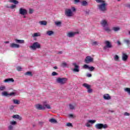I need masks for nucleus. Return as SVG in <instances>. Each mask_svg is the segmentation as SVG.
Listing matches in <instances>:
<instances>
[{
  "label": "nucleus",
  "instance_id": "6e6552de",
  "mask_svg": "<svg viewBox=\"0 0 130 130\" xmlns=\"http://www.w3.org/2000/svg\"><path fill=\"white\" fill-rule=\"evenodd\" d=\"M19 14H20V15H22L23 16L25 15H27V10L23 8H20Z\"/></svg>",
  "mask_w": 130,
  "mask_h": 130
},
{
  "label": "nucleus",
  "instance_id": "a878e982",
  "mask_svg": "<svg viewBox=\"0 0 130 130\" xmlns=\"http://www.w3.org/2000/svg\"><path fill=\"white\" fill-rule=\"evenodd\" d=\"M112 30H113V31H114L115 32H117L118 31H119V30H120V27H119V26L114 27H113Z\"/></svg>",
  "mask_w": 130,
  "mask_h": 130
},
{
  "label": "nucleus",
  "instance_id": "864d4df0",
  "mask_svg": "<svg viewBox=\"0 0 130 130\" xmlns=\"http://www.w3.org/2000/svg\"><path fill=\"white\" fill-rule=\"evenodd\" d=\"M124 115H125V116H129V113H127V112H125V113H124Z\"/></svg>",
  "mask_w": 130,
  "mask_h": 130
},
{
  "label": "nucleus",
  "instance_id": "7ed1b4c3",
  "mask_svg": "<svg viewBox=\"0 0 130 130\" xmlns=\"http://www.w3.org/2000/svg\"><path fill=\"white\" fill-rule=\"evenodd\" d=\"M68 81V78H60L58 77L56 79V82L60 85H64Z\"/></svg>",
  "mask_w": 130,
  "mask_h": 130
},
{
  "label": "nucleus",
  "instance_id": "c85d7f7f",
  "mask_svg": "<svg viewBox=\"0 0 130 130\" xmlns=\"http://www.w3.org/2000/svg\"><path fill=\"white\" fill-rule=\"evenodd\" d=\"M10 3H13V4H15V5H18L19 4V2L16 0H10Z\"/></svg>",
  "mask_w": 130,
  "mask_h": 130
},
{
  "label": "nucleus",
  "instance_id": "9d476101",
  "mask_svg": "<svg viewBox=\"0 0 130 130\" xmlns=\"http://www.w3.org/2000/svg\"><path fill=\"white\" fill-rule=\"evenodd\" d=\"M72 64L75 67V68L73 70L74 72H75L76 73H79V72H80V70L79 69V66L77 64V63L74 62V63H73Z\"/></svg>",
  "mask_w": 130,
  "mask_h": 130
},
{
  "label": "nucleus",
  "instance_id": "e2e57ef3",
  "mask_svg": "<svg viewBox=\"0 0 130 130\" xmlns=\"http://www.w3.org/2000/svg\"><path fill=\"white\" fill-rule=\"evenodd\" d=\"M127 7V8H128L129 9H130V5H128Z\"/></svg>",
  "mask_w": 130,
  "mask_h": 130
},
{
  "label": "nucleus",
  "instance_id": "f257e3e1",
  "mask_svg": "<svg viewBox=\"0 0 130 130\" xmlns=\"http://www.w3.org/2000/svg\"><path fill=\"white\" fill-rule=\"evenodd\" d=\"M95 2H96V3H98L99 4H102L98 5V8L100 10V11H101L102 12H106V11H107V9H106V6L108 4L106 3V2L105 1L95 0Z\"/></svg>",
  "mask_w": 130,
  "mask_h": 130
},
{
  "label": "nucleus",
  "instance_id": "b1692460",
  "mask_svg": "<svg viewBox=\"0 0 130 130\" xmlns=\"http://www.w3.org/2000/svg\"><path fill=\"white\" fill-rule=\"evenodd\" d=\"M41 36V34H40V32H36L32 35V37L34 38L35 37H38Z\"/></svg>",
  "mask_w": 130,
  "mask_h": 130
},
{
  "label": "nucleus",
  "instance_id": "1a4fd4ad",
  "mask_svg": "<svg viewBox=\"0 0 130 130\" xmlns=\"http://www.w3.org/2000/svg\"><path fill=\"white\" fill-rule=\"evenodd\" d=\"M83 68V69H87L88 70H89V71H90V72H93V71L95 70V68H94L93 67H90L87 64H84Z\"/></svg>",
  "mask_w": 130,
  "mask_h": 130
},
{
  "label": "nucleus",
  "instance_id": "bb28decb",
  "mask_svg": "<svg viewBox=\"0 0 130 130\" xmlns=\"http://www.w3.org/2000/svg\"><path fill=\"white\" fill-rule=\"evenodd\" d=\"M81 6H83V7H86V6H88V2L86 1H83L81 2Z\"/></svg>",
  "mask_w": 130,
  "mask_h": 130
},
{
  "label": "nucleus",
  "instance_id": "603ef678",
  "mask_svg": "<svg viewBox=\"0 0 130 130\" xmlns=\"http://www.w3.org/2000/svg\"><path fill=\"white\" fill-rule=\"evenodd\" d=\"M71 10H72V12H76V8L75 7H72L71 8Z\"/></svg>",
  "mask_w": 130,
  "mask_h": 130
},
{
  "label": "nucleus",
  "instance_id": "6e6d98bb",
  "mask_svg": "<svg viewBox=\"0 0 130 130\" xmlns=\"http://www.w3.org/2000/svg\"><path fill=\"white\" fill-rule=\"evenodd\" d=\"M118 45H121V43H120V41H118L117 42Z\"/></svg>",
  "mask_w": 130,
  "mask_h": 130
},
{
  "label": "nucleus",
  "instance_id": "69168bd1",
  "mask_svg": "<svg viewBox=\"0 0 130 130\" xmlns=\"http://www.w3.org/2000/svg\"><path fill=\"white\" fill-rule=\"evenodd\" d=\"M118 1V2H119L120 0H117Z\"/></svg>",
  "mask_w": 130,
  "mask_h": 130
},
{
  "label": "nucleus",
  "instance_id": "338daca9",
  "mask_svg": "<svg viewBox=\"0 0 130 130\" xmlns=\"http://www.w3.org/2000/svg\"><path fill=\"white\" fill-rule=\"evenodd\" d=\"M129 35H130V31H129Z\"/></svg>",
  "mask_w": 130,
  "mask_h": 130
},
{
  "label": "nucleus",
  "instance_id": "f8f14e48",
  "mask_svg": "<svg viewBox=\"0 0 130 130\" xmlns=\"http://www.w3.org/2000/svg\"><path fill=\"white\" fill-rule=\"evenodd\" d=\"M10 46L11 48H20V45L15 44L14 43L10 44Z\"/></svg>",
  "mask_w": 130,
  "mask_h": 130
},
{
  "label": "nucleus",
  "instance_id": "a19ab883",
  "mask_svg": "<svg viewBox=\"0 0 130 130\" xmlns=\"http://www.w3.org/2000/svg\"><path fill=\"white\" fill-rule=\"evenodd\" d=\"M69 107H70V109L71 110L75 109V106H74V105L72 104L69 105Z\"/></svg>",
  "mask_w": 130,
  "mask_h": 130
},
{
  "label": "nucleus",
  "instance_id": "49530a36",
  "mask_svg": "<svg viewBox=\"0 0 130 130\" xmlns=\"http://www.w3.org/2000/svg\"><path fill=\"white\" fill-rule=\"evenodd\" d=\"M58 74L55 72H53L52 73V76H57Z\"/></svg>",
  "mask_w": 130,
  "mask_h": 130
},
{
  "label": "nucleus",
  "instance_id": "ea45409f",
  "mask_svg": "<svg viewBox=\"0 0 130 130\" xmlns=\"http://www.w3.org/2000/svg\"><path fill=\"white\" fill-rule=\"evenodd\" d=\"M125 92H127L129 95H130V88H125Z\"/></svg>",
  "mask_w": 130,
  "mask_h": 130
},
{
  "label": "nucleus",
  "instance_id": "c03bdc74",
  "mask_svg": "<svg viewBox=\"0 0 130 130\" xmlns=\"http://www.w3.org/2000/svg\"><path fill=\"white\" fill-rule=\"evenodd\" d=\"M34 10L32 9H29V14H33Z\"/></svg>",
  "mask_w": 130,
  "mask_h": 130
},
{
  "label": "nucleus",
  "instance_id": "13d9d810",
  "mask_svg": "<svg viewBox=\"0 0 130 130\" xmlns=\"http://www.w3.org/2000/svg\"><path fill=\"white\" fill-rule=\"evenodd\" d=\"M62 51H59L58 52V54H62Z\"/></svg>",
  "mask_w": 130,
  "mask_h": 130
},
{
  "label": "nucleus",
  "instance_id": "3c124183",
  "mask_svg": "<svg viewBox=\"0 0 130 130\" xmlns=\"http://www.w3.org/2000/svg\"><path fill=\"white\" fill-rule=\"evenodd\" d=\"M15 8H16V5H13L10 6L11 9H15Z\"/></svg>",
  "mask_w": 130,
  "mask_h": 130
},
{
  "label": "nucleus",
  "instance_id": "4c0bfd02",
  "mask_svg": "<svg viewBox=\"0 0 130 130\" xmlns=\"http://www.w3.org/2000/svg\"><path fill=\"white\" fill-rule=\"evenodd\" d=\"M16 69H17V71H18V72H21L22 67H21L20 66H18L16 67Z\"/></svg>",
  "mask_w": 130,
  "mask_h": 130
},
{
  "label": "nucleus",
  "instance_id": "412c9836",
  "mask_svg": "<svg viewBox=\"0 0 130 130\" xmlns=\"http://www.w3.org/2000/svg\"><path fill=\"white\" fill-rule=\"evenodd\" d=\"M15 42H16V43H19L20 44H22L23 43H25V41H24L23 40L15 39Z\"/></svg>",
  "mask_w": 130,
  "mask_h": 130
},
{
  "label": "nucleus",
  "instance_id": "c756f323",
  "mask_svg": "<svg viewBox=\"0 0 130 130\" xmlns=\"http://www.w3.org/2000/svg\"><path fill=\"white\" fill-rule=\"evenodd\" d=\"M104 30H105V31L107 32V33H109V32L111 31V29H110V28H109V27H105L104 28Z\"/></svg>",
  "mask_w": 130,
  "mask_h": 130
},
{
  "label": "nucleus",
  "instance_id": "052dcab7",
  "mask_svg": "<svg viewBox=\"0 0 130 130\" xmlns=\"http://www.w3.org/2000/svg\"><path fill=\"white\" fill-rule=\"evenodd\" d=\"M4 43H5V44H8V43H10V42H9V41H6V42H4Z\"/></svg>",
  "mask_w": 130,
  "mask_h": 130
},
{
  "label": "nucleus",
  "instance_id": "de8ad7c7",
  "mask_svg": "<svg viewBox=\"0 0 130 130\" xmlns=\"http://www.w3.org/2000/svg\"><path fill=\"white\" fill-rule=\"evenodd\" d=\"M67 126H73V124H72V123H67Z\"/></svg>",
  "mask_w": 130,
  "mask_h": 130
},
{
  "label": "nucleus",
  "instance_id": "58836bf2",
  "mask_svg": "<svg viewBox=\"0 0 130 130\" xmlns=\"http://www.w3.org/2000/svg\"><path fill=\"white\" fill-rule=\"evenodd\" d=\"M4 90H6V86H0V91H4Z\"/></svg>",
  "mask_w": 130,
  "mask_h": 130
},
{
  "label": "nucleus",
  "instance_id": "423d86ee",
  "mask_svg": "<svg viewBox=\"0 0 130 130\" xmlns=\"http://www.w3.org/2000/svg\"><path fill=\"white\" fill-rule=\"evenodd\" d=\"M65 15L67 17H72L73 16V12L71 9H66L65 10Z\"/></svg>",
  "mask_w": 130,
  "mask_h": 130
},
{
  "label": "nucleus",
  "instance_id": "9b49d317",
  "mask_svg": "<svg viewBox=\"0 0 130 130\" xmlns=\"http://www.w3.org/2000/svg\"><path fill=\"white\" fill-rule=\"evenodd\" d=\"M128 57V56H127V54L125 53H123L122 55V60L123 61H126L127 60V58Z\"/></svg>",
  "mask_w": 130,
  "mask_h": 130
},
{
  "label": "nucleus",
  "instance_id": "e433bc0d",
  "mask_svg": "<svg viewBox=\"0 0 130 130\" xmlns=\"http://www.w3.org/2000/svg\"><path fill=\"white\" fill-rule=\"evenodd\" d=\"M10 124H11L12 125H16L17 124V122L16 121H11Z\"/></svg>",
  "mask_w": 130,
  "mask_h": 130
},
{
  "label": "nucleus",
  "instance_id": "39448f33",
  "mask_svg": "<svg viewBox=\"0 0 130 130\" xmlns=\"http://www.w3.org/2000/svg\"><path fill=\"white\" fill-rule=\"evenodd\" d=\"M82 86L85 87V88H86L88 93H92V92H93V90L91 89V86L90 85L87 83H83Z\"/></svg>",
  "mask_w": 130,
  "mask_h": 130
},
{
  "label": "nucleus",
  "instance_id": "4468645a",
  "mask_svg": "<svg viewBox=\"0 0 130 130\" xmlns=\"http://www.w3.org/2000/svg\"><path fill=\"white\" fill-rule=\"evenodd\" d=\"M101 24L103 27H106V26H108V23H107V21H106V20H102Z\"/></svg>",
  "mask_w": 130,
  "mask_h": 130
},
{
  "label": "nucleus",
  "instance_id": "5fc2aeb1",
  "mask_svg": "<svg viewBox=\"0 0 130 130\" xmlns=\"http://www.w3.org/2000/svg\"><path fill=\"white\" fill-rule=\"evenodd\" d=\"M75 4H77V3H80V0H74Z\"/></svg>",
  "mask_w": 130,
  "mask_h": 130
},
{
  "label": "nucleus",
  "instance_id": "4be33fe9",
  "mask_svg": "<svg viewBox=\"0 0 130 130\" xmlns=\"http://www.w3.org/2000/svg\"><path fill=\"white\" fill-rule=\"evenodd\" d=\"M12 117L13 118H16L17 119H19V120H21L22 119V117H20L19 115H14Z\"/></svg>",
  "mask_w": 130,
  "mask_h": 130
},
{
  "label": "nucleus",
  "instance_id": "0e129e2a",
  "mask_svg": "<svg viewBox=\"0 0 130 130\" xmlns=\"http://www.w3.org/2000/svg\"><path fill=\"white\" fill-rule=\"evenodd\" d=\"M23 18H26V16H23Z\"/></svg>",
  "mask_w": 130,
  "mask_h": 130
},
{
  "label": "nucleus",
  "instance_id": "79ce46f5",
  "mask_svg": "<svg viewBox=\"0 0 130 130\" xmlns=\"http://www.w3.org/2000/svg\"><path fill=\"white\" fill-rule=\"evenodd\" d=\"M14 128V127L12 125H10L9 126H8V129L9 130H13Z\"/></svg>",
  "mask_w": 130,
  "mask_h": 130
},
{
  "label": "nucleus",
  "instance_id": "f704fd0d",
  "mask_svg": "<svg viewBox=\"0 0 130 130\" xmlns=\"http://www.w3.org/2000/svg\"><path fill=\"white\" fill-rule=\"evenodd\" d=\"M3 96H9V93H8L7 91H4L2 92Z\"/></svg>",
  "mask_w": 130,
  "mask_h": 130
},
{
  "label": "nucleus",
  "instance_id": "09e8293b",
  "mask_svg": "<svg viewBox=\"0 0 130 130\" xmlns=\"http://www.w3.org/2000/svg\"><path fill=\"white\" fill-rule=\"evenodd\" d=\"M97 41H94L92 42V45H97Z\"/></svg>",
  "mask_w": 130,
  "mask_h": 130
},
{
  "label": "nucleus",
  "instance_id": "a211bd4d",
  "mask_svg": "<svg viewBox=\"0 0 130 130\" xmlns=\"http://www.w3.org/2000/svg\"><path fill=\"white\" fill-rule=\"evenodd\" d=\"M104 99L105 100H110V99H111V97L109 94H105L104 95Z\"/></svg>",
  "mask_w": 130,
  "mask_h": 130
},
{
  "label": "nucleus",
  "instance_id": "393cba45",
  "mask_svg": "<svg viewBox=\"0 0 130 130\" xmlns=\"http://www.w3.org/2000/svg\"><path fill=\"white\" fill-rule=\"evenodd\" d=\"M25 76H29V77H32L33 74H32V72L28 71L24 73Z\"/></svg>",
  "mask_w": 130,
  "mask_h": 130
},
{
  "label": "nucleus",
  "instance_id": "4d7b16f0",
  "mask_svg": "<svg viewBox=\"0 0 130 130\" xmlns=\"http://www.w3.org/2000/svg\"><path fill=\"white\" fill-rule=\"evenodd\" d=\"M86 126L89 127H90V124H89V123H87L86 124Z\"/></svg>",
  "mask_w": 130,
  "mask_h": 130
},
{
  "label": "nucleus",
  "instance_id": "20e7f679",
  "mask_svg": "<svg viewBox=\"0 0 130 130\" xmlns=\"http://www.w3.org/2000/svg\"><path fill=\"white\" fill-rule=\"evenodd\" d=\"M95 127L96 129H102V128H107L108 126H107V124H103L102 123H98L95 124Z\"/></svg>",
  "mask_w": 130,
  "mask_h": 130
},
{
  "label": "nucleus",
  "instance_id": "bf43d9fd",
  "mask_svg": "<svg viewBox=\"0 0 130 130\" xmlns=\"http://www.w3.org/2000/svg\"><path fill=\"white\" fill-rule=\"evenodd\" d=\"M69 116H70V117H73L74 115L73 114H71L69 115Z\"/></svg>",
  "mask_w": 130,
  "mask_h": 130
},
{
  "label": "nucleus",
  "instance_id": "8fccbe9b",
  "mask_svg": "<svg viewBox=\"0 0 130 130\" xmlns=\"http://www.w3.org/2000/svg\"><path fill=\"white\" fill-rule=\"evenodd\" d=\"M86 76L88 77V78H90V77H92V74H87L86 75Z\"/></svg>",
  "mask_w": 130,
  "mask_h": 130
},
{
  "label": "nucleus",
  "instance_id": "5701e85b",
  "mask_svg": "<svg viewBox=\"0 0 130 130\" xmlns=\"http://www.w3.org/2000/svg\"><path fill=\"white\" fill-rule=\"evenodd\" d=\"M46 34L49 36H51V35H53V34H54V32L52 30H49L46 32Z\"/></svg>",
  "mask_w": 130,
  "mask_h": 130
},
{
  "label": "nucleus",
  "instance_id": "473e14b6",
  "mask_svg": "<svg viewBox=\"0 0 130 130\" xmlns=\"http://www.w3.org/2000/svg\"><path fill=\"white\" fill-rule=\"evenodd\" d=\"M13 103H14V104H20V101H19V100H13Z\"/></svg>",
  "mask_w": 130,
  "mask_h": 130
},
{
  "label": "nucleus",
  "instance_id": "2f4dec72",
  "mask_svg": "<svg viewBox=\"0 0 130 130\" xmlns=\"http://www.w3.org/2000/svg\"><path fill=\"white\" fill-rule=\"evenodd\" d=\"M55 24L56 26H61V22L60 21H55Z\"/></svg>",
  "mask_w": 130,
  "mask_h": 130
},
{
  "label": "nucleus",
  "instance_id": "37998d69",
  "mask_svg": "<svg viewBox=\"0 0 130 130\" xmlns=\"http://www.w3.org/2000/svg\"><path fill=\"white\" fill-rule=\"evenodd\" d=\"M119 58V57L118 56V55H115V56H114L115 60H118Z\"/></svg>",
  "mask_w": 130,
  "mask_h": 130
},
{
  "label": "nucleus",
  "instance_id": "6ab92c4d",
  "mask_svg": "<svg viewBox=\"0 0 130 130\" xmlns=\"http://www.w3.org/2000/svg\"><path fill=\"white\" fill-rule=\"evenodd\" d=\"M39 23L42 26H46V25H47V22L45 20H43V21H39Z\"/></svg>",
  "mask_w": 130,
  "mask_h": 130
},
{
  "label": "nucleus",
  "instance_id": "dca6fc26",
  "mask_svg": "<svg viewBox=\"0 0 130 130\" xmlns=\"http://www.w3.org/2000/svg\"><path fill=\"white\" fill-rule=\"evenodd\" d=\"M15 82V80H14V79L13 78H8L4 80L5 83H14Z\"/></svg>",
  "mask_w": 130,
  "mask_h": 130
},
{
  "label": "nucleus",
  "instance_id": "cd10ccee",
  "mask_svg": "<svg viewBox=\"0 0 130 130\" xmlns=\"http://www.w3.org/2000/svg\"><path fill=\"white\" fill-rule=\"evenodd\" d=\"M49 121L51 123H56V122H57V121H56L54 118L50 119Z\"/></svg>",
  "mask_w": 130,
  "mask_h": 130
},
{
  "label": "nucleus",
  "instance_id": "f3484780",
  "mask_svg": "<svg viewBox=\"0 0 130 130\" xmlns=\"http://www.w3.org/2000/svg\"><path fill=\"white\" fill-rule=\"evenodd\" d=\"M46 103H47L46 101L43 102L44 107H45V108H47V109H51L50 105L49 104H46Z\"/></svg>",
  "mask_w": 130,
  "mask_h": 130
},
{
  "label": "nucleus",
  "instance_id": "7c9ffc66",
  "mask_svg": "<svg viewBox=\"0 0 130 130\" xmlns=\"http://www.w3.org/2000/svg\"><path fill=\"white\" fill-rule=\"evenodd\" d=\"M124 42L127 44V45L128 46L130 44V40H124Z\"/></svg>",
  "mask_w": 130,
  "mask_h": 130
},
{
  "label": "nucleus",
  "instance_id": "aec40b11",
  "mask_svg": "<svg viewBox=\"0 0 130 130\" xmlns=\"http://www.w3.org/2000/svg\"><path fill=\"white\" fill-rule=\"evenodd\" d=\"M105 44H106V47L108 48H111V47H112L111 44H110V42H109L108 41H106L105 42Z\"/></svg>",
  "mask_w": 130,
  "mask_h": 130
},
{
  "label": "nucleus",
  "instance_id": "2eb2a0df",
  "mask_svg": "<svg viewBox=\"0 0 130 130\" xmlns=\"http://www.w3.org/2000/svg\"><path fill=\"white\" fill-rule=\"evenodd\" d=\"M76 34H77V32H70L67 34V36L70 38H72V37H74Z\"/></svg>",
  "mask_w": 130,
  "mask_h": 130
},
{
  "label": "nucleus",
  "instance_id": "72a5a7b5",
  "mask_svg": "<svg viewBox=\"0 0 130 130\" xmlns=\"http://www.w3.org/2000/svg\"><path fill=\"white\" fill-rule=\"evenodd\" d=\"M67 64L66 62H63L61 64V67H62V68H66V67H67Z\"/></svg>",
  "mask_w": 130,
  "mask_h": 130
},
{
  "label": "nucleus",
  "instance_id": "680f3d73",
  "mask_svg": "<svg viewBox=\"0 0 130 130\" xmlns=\"http://www.w3.org/2000/svg\"><path fill=\"white\" fill-rule=\"evenodd\" d=\"M53 69H54L55 70H57V67L55 66L53 67Z\"/></svg>",
  "mask_w": 130,
  "mask_h": 130
},
{
  "label": "nucleus",
  "instance_id": "f03ea898",
  "mask_svg": "<svg viewBox=\"0 0 130 130\" xmlns=\"http://www.w3.org/2000/svg\"><path fill=\"white\" fill-rule=\"evenodd\" d=\"M29 48L31 50H36V49L41 48V45L39 43L36 42L32 44V45L29 46Z\"/></svg>",
  "mask_w": 130,
  "mask_h": 130
},
{
  "label": "nucleus",
  "instance_id": "0eeeda50",
  "mask_svg": "<svg viewBox=\"0 0 130 130\" xmlns=\"http://www.w3.org/2000/svg\"><path fill=\"white\" fill-rule=\"evenodd\" d=\"M93 60V58H92L90 56H87L86 57L84 61L86 63H90V62H92Z\"/></svg>",
  "mask_w": 130,
  "mask_h": 130
},
{
  "label": "nucleus",
  "instance_id": "a18cd8bd",
  "mask_svg": "<svg viewBox=\"0 0 130 130\" xmlns=\"http://www.w3.org/2000/svg\"><path fill=\"white\" fill-rule=\"evenodd\" d=\"M15 95H16V93L12 92L9 93V96H15Z\"/></svg>",
  "mask_w": 130,
  "mask_h": 130
},
{
  "label": "nucleus",
  "instance_id": "ddd939ff",
  "mask_svg": "<svg viewBox=\"0 0 130 130\" xmlns=\"http://www.w3.org/2000/svg\"><path fill=\"white\" fill-rule=\"evenodd\" d=\"M36 108L38 109L39 110H44L45 109V107H44V106H43L42 105L39 104L36 105Z\"/></svg>",
  "mask_w": 130,
  "mask_h": 130
},
{
  "label": "nucleus",
  "instance_id": "c9c22d12",
  "mask_svg": "<svg viewBox=\"0 0 130 130\" xmlns=\"http://www.w3.org/2000/svg\"><path fill=\"white\" fill-rule=\"evenodd\" d=\"M89 123H95L96 122V120H89L88 121Z\"/></svg>",
  "mask_w": 130,
  "mask_h": 130
}]
</instances>
